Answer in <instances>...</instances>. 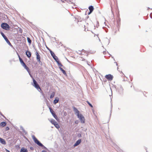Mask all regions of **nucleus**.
Listing matches in <instances>:
<instances>
[{
  "instance_id": "nucleus-1",
  "label": "nucleus",
  "mask_w": 152,
  "mask_h": 152,
  "mask_svg": "<svg viewBox=\"0 0 152 152\" xmlns=\"http://www.w3.org/2000/svg\"><path fill=\"white\" fill-rule=\"evenodd\" d=\"M1 28L7 31H9L10 29V26L7 23H2L1 24Z\"/></svg>"
},
{
  "instance_id": "nucleus-2",
  "label": "nucleus",
  "mask_w": 152,
  "mask_h": 152,
  "mask_svg": "<svg viewBox=\"0 0 152 152\" xmlns=\"http://www.w3.org/2000/svg\"><path fill=\"white\" fill-rule=\"evenodd\" d=\"M31 84L34 86L37 90L39 91V90L40 91H41V88L38 84V83L37 82L36 80L35 79H34L33 83H31Z\"/></svg>"
},
{
  "instance_id": "nucleus-3",
  "label": "nucleus",
  "mask_w": 152,
  "mask_h": 152,
  "mask_svg": "<svg viewBox=\"0 0 152 152\" xmlns=\"http://www.w3.org/2000/svg\"><path fill=\"white\" fill-rule=\"evenodd\" d=\"M115 88L120 95H122L123 94V89L121 85H118L117 88L116 86H115Z\"/></svg>"
},
{
  "instance_id": "nucleus-4",
  "label": "nucleus",
  "mask_w": 152,
  "mask_h": 152,
  "mask_svg": "<svg viewBox=\"0 0 152 152\" xmlns=\"http://www.w3.org/2000/svg\"><path fill=\"white\" fill-rule=\"evenodd\" d=\"M49 108L50 110V111L52 114V115L53 116V117L56 119V120L58 121H59V118L56 115V114L55 113V112L52 110L51 107H49Z\"/></svg>"
},
{
  "instance_id": "nucleus-5",
  "label": "nucleus",
  "mask_w": 152,
  "mask_h": 152,
  "mask_svg": "<svg viewBox=\"0 0 152 152\" xmlns=\"http://www.w3.org/2000/svg\"><path fill=\"white\" fill-rule=\"evenodd\" d=\"M0 33L2 35V37H3V38H4V40H5L6 42L7 43V44L10 45L11 47L13 48V46L10 43V41H9V40L8 39L7 37L5 35V34H4V33L1 31L0 32Z\"/></svg>"
},
{
  "instance_id": "nucleus-6",
  "label": "nucleus",
  "mask_w": 152,
  "mask_h": 152,
  "mask_svg": "<svg viewBox=\"0 0 152 152\" xmlns=\"http://www.w3.org/2000/svg\"><path fill=\"white\" fill-rule=\"evenodd\" d=\"M77 117L79 118L81 123L84 124L85 122V118L83 115L82 114L80 115H77Z\"/></svg>"
},
{
  "instance_id": "nucleus-7",
  "label": "nucleus",
  "mask_w": 152,
  "mask_h": 152,
  "mask_svg": "<svg viewBox=\"0 0 152 152\" xmlns=\"http://www.w3.org/2000/svg\"><path fill=\"white\" fill-rule=\"evenodd\" d=\"M121 19L119 17V15H117V19L116 20V22H117V25H116V27L117 28H118V30L119 31V28L121 24Z\"/></svg>"
},
{
  "instance_id": "nucleus-8",
  "label": "nucleus",
  "mask_w": 152,
  "mask_h": 152,
  "mask_svg": "<svg viewBox=\"0 0 152 152\" xmlns=\"http://www.w3.org/2000/svg\"><path fill=\"white\" fill-rule=\"evenodd\" d=\"M105 77L106 78L108 81H110L113 80V76L112 75L110 74H109L108 75H106L105 76Z\"/></svg>"
},
{
  "instance_id": "nucleus-9",
  "label": "nucleus",
  "mask_w": 152,
  "mask_h": 152,
  "mask_svg": "<svg viewBox=\"0 0 152 152\" xmlns=\"http://www.w3.org/2000/svg\"><path fill=\"white\" fill-rule=\"evenodd\" d=\"M36 59L38 62H40L41 57L40 55L39 54L38 51H37L36 53Z\"/></svg>"
},
{
  "instance_id": "nucleus-10",
  "label": "nucleus",
  "mask_w": 152,
  "mask_h": 152,
  "mask_svg": "<svg viewBox=\"0 0 152 152\" xmlns=\"http://www.w3.org/2000/svg\"><path fill=\"white\" fill-rule=\"evenodd\" d=\"M32 138L34 142L37 145L38 144L40 141L34 135H32Z\"/></svg>"
},
{
  "instance_id": "nucleus-11",
  "label": "nucleus",
  "mask_w": 152,
  "mask_h": 152,
  "mask_svg": "<svg viewBox=\"0 0 152 152\" xmlns=\"http://www.w3.org/2000/svg\"><path fill=\"white\" fill-rule=\"evenodd\" d=\"M73 109V110L74 112H75V115H77H77H80V112L74 106H73L72 107Z\"/></svg>"
},
{
  "instance_id": "nucleus-12",
  "label": "nucleus",
  "mask_w": 152,
  "mask_h": 152,
  "mask_svg": "<svg viewBox=\"0 0 152 152\" xmlns=\"http://www.w3.org/2000/svg\"><path fill=\"white\" fill-rule=\"evenodd\" d=\"M41 147L42 148L46 150H47V151H48V149L46 147H45L44 145H43L40 142L39 143L37 144V145Z\"/></svg>"
},
{
  "instance_id": "nucleus-13",
  "label": "nucleus",
  "mask_w": 152,
  "mask_h": 152,
  "mask_svg": "<svg viewBox=\"0 0 152 152\" xmlns=\"http://www.w3.org/2000/svg\"><path fill=\"white\" fill-rule=\"evenodd\" d=\"M82 140L81 139H80L77 140L76 142L74 145V147L77 146L81 142Z\"/></svg>"
},
{
  "instance_id": "nucleus-14",
  "label": "nucleus",
  "mask_w": 152,
  "mask_h": 152,
  "mask_svg": "<svg viewBox=\"0 0 152 152\" xmlns=\"http://www.w3.org/2000/svg\"><path fill=\"white\" fill-rule=\"evenodd\" d=\"M26 54L28 58H30L31 56V53L29 51L27 50L26 52Z\"/></svg>"
},
{
  "instance_id": "nucleus-15",
  "label": "nucleus",
  "mask_w": 152,
  "mask_h": 152,
  "mask_svg": "<svg viewBox=\"0 0 152 152\" xmlns=\"http://www.w3.org/2000/svg\"><path fill=\"white\" fill-rule=\"evenodd\" d=\"M75 18L77 20V22H81L82 20H83V19L81 18L80 16H77L75 17Z\"/></svg>"
},
{
  "instance_id": "nucleus-16",
  "label": "nucleus",
  "mask_w": 152,
  "mask_h": 152,
  "mask_svg": "<svg viewBox=\"0 0 152 152\" xmlns=\"http://www.w3.org/2000/svg\"><path fill=\"white\" fill-rule=\"evenodd\" d=\"M0 143L4 145L6 144V142L5 140L1 137H0Z\"/></svg>"
},
{
  "instance_id": "nucleus-17",
  "label": "nucleus",
  "mask_w": 152,
  "mask_h": 152,
  "mask_svg": "<svg viewBox=\"0 0 152 152\" xmlns=\"http://www.w3.org/2000/svg\"><path fill=\"white\" fill-rule=\"evenodd\" d=\"M51 56L56 61H57L58 60H59L58 57L56 56L54 53Z\"/></svg>"
},
{
  "instance_id": "nucleus-18",
  "label": "nucleus",
  "mask_w": 152,
  "mask_h": 152,
  "mask_svg": "<svg viewBox=\"0 0 152 152\" xmlns=\"http://www.w3.org/2000/svg\"><path fill=\"white\" fill-rule=\"evenodd\" d=\"M59 101V98L58 97H56L55 98L53 101V103L54 104H56V103L58 102Z\"/></svg>"
},
{
  "instance_id": "nucleus-19",
  "label": "nucleus",
  "mask_w": 152,
  "mask_h": 152,
  "mask_svg": "<svg viewBox=\"0 0 152 152\" xmlns=\"http://www.w3.org/2000/svg\"><path fill=\"white\" fill-rule=\"evenodd\" d=\"M7 123L6 121H3L0 123V126L3 127L6 125Z\"/></svg>"
},
{
  "instance_id": "nucleus-20",
  "label": "nucleus",
  "mask_w": 152,
  "mask_h": 152,
  "mask_svg": "<svg viewBox=\"0 0 152 152\" xmlns=\"http://www.w3.org/2000/svg\"><path fill=\"white\" fill-rule=\"evenodd\" d=\"M20 152H28V150L27 148L23 147L21 148Z\"/></svg>"
},
{
  "instance_id": "nucleus-21",
  "label": "nucleus",
  "mask_w": 152,
  "mask_h": 152,
  "mask_svg": "<svg viewBox=\"0 0 152 152\" xmlns=\"http://www.w3.org/2000/svg\"><path fill=\"white\" fill-rule=\"evenodd\" d=\"M58 64V65L59 67H64V66L63 65L61 64V62H60L59 60H58V61H56Z\"/></svg>"
},
{
  "instance_id": "nucleus-22",
  "label": "nucleus",
  "mask_w": 152,
  "mask_h": 152,
  "mask_svg": "<svg viewBox=\"0 0 152 152\" xmlns=\"http://www.w3.org/2000/svg\"><path fill=\"white\" fill-rule=\"evenodd\" d=\"M59 68L60 70L62 72L63 74L65 75H67V74L66 71L61 67H59Z\"/></svg>"
},
{
  "instance_id": "nucleus-23",
  "label": "nucleus",
  "mask_w": 152,
  "mask_h": 152,
  "mask_svg": "<svg viewBox=\"0 0 152 152\" xmlns=\"http://www.w3.org/2000/svg\"><path fill=\"white\" fill-rule=\"evenodd\" d=\"M88 9H89L90 11H93L94 8V7L93 6L90 5Z\"/></svg>"
},
{
  "instance_id": "nucleus-24",
  "label": "nucleus",
  "mask_w": 152,
  "mask_h": 152,
  "mask_svg": "<svg viewBox=\"0 0 152 152\" xmlns=\"http://www.w3.org/2000/svg\"><path fill=\"white\" fill-rule=\"evenodd\" d=\"M54 125L55 126V127H56L57 129H58L60 127L58 123H57V122Z\"/></svg>"
},
{
  "instance_id": "nucleus-25",
  "label": "nucleus",
  "mask_w": 152,
  "mask_h": 152,
  "mask_svg": "<svg viewBox=\"0 0 152 152\" xmlns=\"http://www.w3.org/2000/svg\"><path fill=\"white\" fill-rule=\"evenodd\" d=\"M27 40L28 42V43L29 44V45H30L31 43V40L30 38H29V37H27Z\"/></svg>"
},
{
  "instance_id": "nucleus-26",
  "label": "nucleus",
  "mask_w": 152,
  "mask_h": 152,
  "mask_svg": "<svg viewBox=\"0 0 152 152\" xmlns=\"http://www.w3.org/2000/svg\"><path fill=\"white\" fill-rule=\"evenodd\" d=\"M19 60L22 66L25 64V63L24 62L22 58H20Z\"/></svg>"
},
{
  "instance_id": "nucleus-27",
  "label": "nucleus",
  "mask_w": 152,
  "mask_h": 152,
  "mask_svg": "<svg viewBox=\"0 0 152 152\" xmlns=\"http://www.w3.org/2000/svg\"><path fill=\"white\" fill-rule=\"evenodd\" d=\"M55 92L54 91H53L52 93L50 95V99L52 98L54 96H55Z\"/></svg>"
},
{
  "instance_id": "nucleus-28",
  "label": "nucleus",
  "mask_w": 152,
  "mask_h": 152,
  "mask_svg": "<svg viewBox=\"0 0 152 152\" xmlns=\"http://www.w3.org/2000/svg\"><path fill=\"white\" fill-rule=\"evenodd\" d=\"M50 122L53 125H54L56 122L55 121V120L53 119H52L51 120V121H50Z\"/></svg>"
},
{
  "instance_id": "nucleus-29",
  "label": "nucleus",
  "mask_w": 152,
  "mask_h": 152,
  "mask_svg": "<svg viewBox=\"0 0 152 152\" xmlns=\"http://www.w3.org/2000/svg\"><path fill=\"white\" fill-rule=\"evenodd\" d=\"M39 91V92L42 94V95L43 96L44 98H45V95L43 92L41 90V91Z\"/></svg>"
},
{
  "instance_id": "nucleus-30",
  "label": "nucleus",
  "mask_w": 152,
  "mask_h": 152,
  "mask_svg": "<svg viewBox=\"0 0 152 152\" xmlns=\"http://www.w3.org/2000/svg\"><path fill=\"white\" fill-rule=\"evenodd\" d=\"M82 51H84V52L86 53H90L91 54H92V53H95V52H91V51L88 52V51H86L85 50H84L83 49L82 50Z\"/></svg>"
},
{
  "instance_id": "nucleus-31",
  "label": "nucleus",
  "mask_w": 152,
  "mask_h": 152,
  "mask_svg": "<svg viewBox=\"0 0 152 152\" xmlns=\"http://www.w3.org/2000/svg\"><path fill=\"white\" fill-rule=\"evenodd\" d=\"M87 102V104H88L89 105V106L90 107H93V105L91 104L90 103V102L88 101H86Z\"/></svg>"
},
{
  "instance_id": "nucleus-32",
  "label": "nucleus",
  "mask_w": 152,
  "mask_h": 152,
  "mask_svg": "<svg viewBox=\"0 0 152 152\" xmlns=\"http://www.w3.org/2000/svg\"><path fill=\"white\" fill-rule=\"evenodd\" d=\"M22 66L24 67V68L26 69H27L28 68V67L26 65V64H24L23 65H22Z\"/></svg>"
},
{
  "instance_id": "nucleus-33",
  "label": "nucleus",
  "mask_w": 152,
  "mask_h": 152,
  "mask_svg": "<svg viewBox=\"0 0 152 152\" xmlns=\"http://www.w3.org/2000/svg\"><path fill=\"white\" fill-rule=\"evenodd\" d=\"M49 51L51 55L54 53L50 49H49Z\"/></svg>"
},
{
  "instance_id": "nucleus-34",
  "label": "nucleus",
  "mask_w": 152,
  "mask_h": 152,
  "mask_svg": "<svg viewBox=\"0 0 152 152\" xmlns=\"http://www.w3.org/2000/svg\"><path fill=\"white\" fill-rule=\"evenodd\" d=\"M49 51L51 55L54 53L50 49H49Z\"/></svg>"
},
{
  "instance_id": "nucleus-35",
  "label": "nucleus",
  "mask_w": 152,
  "mask_h": 152,
  "mask_svg": "<svg viewBox=\"0 0 152 152\" xmlns=\"http://www.w3.org/2000/svg\"><path fill=\"white\" fill-rule=\"evenodd\" d=\"M9 129H10V128L8 126H7L5 128V131H7L9 130Z\"/></svg>"
},
{
  "instance_id": "nucleus-36",
  "label": "nucleus",
  "mask_w": 152,
  "mask_h": 152,
  "mask_svg": "<svg viewBox=\"0 0 152 152\" xmlns=\"http://www.w3.org/2000/svg\"><path fill=\"white\" fill-rule=\"evenodd\" d=\"M77 136L79 138H80L82 137L81 134L80 133L78 134Z\"/></svg>"
},
{
  "instance_id": "nucleus-37",
  "label": "nucleus",
  "mask_w": 152,
  "mask_h": 152,
  "mask_svg": "<svg viewBox=\"0 0 152 152\" xmlns=\"http://www.w3.org/2000/svg\"><path fill=\"white\" fill-rule=\"evenodd\" d=\"M23 132L25 133V134H27V132L25 131V130L24 129L22 130Z\"/></svg>"
},
{
  "instance_id": "nucleus-38",
  "label": "nucleus",
  "mask_w": 152,
  "mask_h": 152,
  "mask_svg": "<svg viewBox=\"0 0 152 152\" xmlns=\"http://www.w3.org/2000/svg\"><path fill=\"white\" fill-rule=\"evenodd\" d=\"M79 121L78 120H76L75 121V124H77L79 123Z\"/></svg>"
},
{
  "instance_id": "nucleus-39",
  "label": "nucleus",
  "mask_w": 152,
  "mask_h": 152,
  "mask_svg": "<svg viewBox=\"0 0 152 152\" xmlns=\"http://www.w3.org/2000/svg\"><path fill=\"white\" fill-rule=\"evenodd\" d=\"M15 147L17 149H19L20 148L19 145H16Z\"/></svg>"
},
{
  "instance_id": "nucleus-40",
  "label": "nucleus",
  "mask_w": 152,
  "mask_h": 152,
  "mask_svg": "<svg viewBox=\"0 0 152 152\" xmlns=\"http://www.w3.org/2000/svg\"><path fill=\"white\" fill-rule=\"evenodd\" d=\"M19 32L20 33H22L23 32V30L21 28H20L19 30Z\"/></svg>"
},
{
  "instance_id": "nucleus-41",
  "label": "nucleus",
  "mask_w": 152,
  "mask_h": 152,
  "mask_svg": "<svg viewBox=\"0 0 152 152\" xmlns=\"http://www.w3.org/2000/svg\"><path fill=\"white\" fill-rule=\"evenodd\" d=\"M112 105H111V110H110V118L111 116V112H112Z\"/></svg>"
},
{
  "instance_id": "nucleus-42",
  "label": "nucleus",
  "mask_w": 152,
  "mask_h": 152,
  "mask_svg": "<svg viewBox=\"0 0 152 152\" xmlns=\"http://www.w3.org/2000/svg\"><path fill=\"white\" fill-rule=\"evenodd\" d=\"M0 115L2 116H3V117H4L5 119H6V117H5V116L2 114V113H0Z\"/></svg>"
},
{
  "instance_id": "nucleus-43",
  "label": "nucleus",
  "mask_w": 152,
  "mask_h": 152,
  "mask_svg": "<svg viewBox=\"0 0 152 152\" xmlns=\"http://www.w3.org/2000/svg\"><path fill=\"white\" fill-rule=\"evenodd\" d=\"M0 115L2 116H3V117H4L5 119H6V117H5V116L2 114V113H0Z\"/></svg>"
},
{
  "instance_id": "nucleus-44",
  "label": "nucleus",
  "mask_w": 152,
  "mask_h": 152,
  "mask_svg": "<svg viewBox=\"0 0 152 152\" xmlns=\"http://www.w3.org/2000/svg\"><path fill=\"white\" fill-rule=\"evenodd\" d=\"M0 115L2 116H3V117H4L5 119H6V117H5V116L2 114V113H0Z\"/></svg>"
},
{
  "instance_id": "nucleus-45",
  "label": "nucleus",
  "mask_w": 152,
  "mask_h": 152,
  "mask_svg": "<svg viewBox=\"0 0 152 152\" xmlns=\"http://www.w3.org/2000/svg\"><path fill=\"white\" fill-rule=\"evenodd\" d=\"M0 115L2 116H3V117H4L5 119H6V117H5V116L2 114V113H0Z\"/></svg>"
},
{
  "instance_id": "nucleus-46",
  "label": "nucleus",
  "mask_w": 152,
  "mask_h": 152,
  "mask_svg": "<svg viewBox=\"0 0 152 152\" xmlns=\"http://www.w3.org/2000/svg\"><path fill=\"white\" fill-rule=\"evenodd\" d=\"M26 70H27L28 72H30V69L28 67V68Z\"/></svg>"
},
{
  "instance_id": "nucleus-47",
  "label": "nucleus",
  "mask_w": 152,
  "mask_h": 152,
  "mask_svg": "<svg viewBox=\"0 0 152 152\" xmlns=\"http://www.w3.org/2000/svg\"><path fill=\"white\" fill-rule=\"evenodd\" d=\"M20 129L21 130H22L24 129L23 128V127L22 126H20Z\"/></svg>"
},
{
  "instance_id": "nucleus-48",
  "label": "nucleus",
  "mask_w": 152,
  "mask_h": 152,
  "mask_svg": "<svg viewBox=\"0 0 152 152\" xmlns=\"http://www.w3.org/2000/svg\"><path fill=\"white\" fill-rule=\"evenodd\" d=\"M53 38L54 39V40H53V42H55V41H56V38L55 37H54V38Z\"/></svg>"
},
{
  "instance_id": "nucleus-49",
  "label": "nucleus",
  "mask_w": 152,
  "mask_h": 152,
  "mask_svg": "<svg viewBox=\"0 0 152 152\" xmlns=\"http://www.w3.org/2000/svg\"><path fill=\"white\" fill-rule=\"evenodd\" d=\"M30 76L32 78V80H33H33H34V77H33V76H32V75H30Z\"/></svg>"
},
{
  "instance_id": "nucleus-50",
  "label": "nucleus",
  "mask_w": 152,
  "mask_h": 152,
  "mask_svg": "<svg viewBox=\"0 0 152 152\" xmlns=\"http://www.w3.org/2000/svg\"><path fill=\"white\" fill-rule=\"evenodd\" d=\"M92 12H93V11H89V12H88V15H90V14H91V13Z\"/></svg>"
},
{
  "instance_id": "nucleus-51",
  "label": "nucleus",
  "mask_w": 152,
  "mask_h": 152,
  "mask_svg": "<svg viewBox=\"0 0 152 152\" xmlns=\"http://www.w3.org/2000/svg\"><path fill=\"white\" fill-rule=\"evenodd\" d=\"M30 149L31 150H33L34 149V148L32 147H30Z\"/></svg>"
},
{
  "instance_id": "nucleus-52",
  "label": "nucleus",
  "mask_w": 152,
  "mask_h": 152,
  "mask_svg": "<svg viewBox=\"0 0 152 152\" xmlns=\"http://www.w3.org/2000/svg\"><path fill=\"white\" fill-rule=\"evenodd\" d=\"M17 54H18V58H19V59H20V58H21L20 57V56L19 55L18 53H17Z\"/></svg>"
},
{
  "instance_id": "nucleus-53",
  "label": "nucleus",
  "mask_w": 152,
  "mask_h": 152,
  "mask_svg": "<svg viewBox=\"0 0 152 152\" xmlns=\"http://www.w3.org/2000/svg\"><path fill=\"white\" fill-rule=\"evenodd\" d=\"M5 151L6 152H10V151L7 149H5Z\"/></svg>"
},
{
  "instance_id": "nucleus-54",
  "label": "nucleus",
  "mask_w": 152,
  "mask_h": 152,
  "mask_svg": "<svg viewBox=\"0 0 152 152\" xmlns=\"http://www.w3.org/2000/svg\"><path fill=\"white\" fill-rule=\"evenodd\" d=\"M39 64L41 65H43V64H42V62L40 61V62H39Z\"/></svg>"
},
{
  "instance_id": "nucleus-55",
  "label": "nucleus",
  "mask_w": 152,
  "mask_h": 152,
  "mask_svg": "<svg viewBox=\"0 0 152 152\" xmlns=\"http://www.w3.org/2000/svg\"><path fill=\"white\" fill-rule=\"evenodd\" d=\"M106 51H104L103 52V53L105 55L106 54Z\"/></svg>"
},
{
  "instance_id": "nucleus-56",
  "label": "nucleus",
  "mask_w": 152,
  "mask_h": 152,
  "mask_svg": "<svg viewBox=\"0 0 152 152\" xmlns=\"http://www.w3.org/2000/svg\"><path fill=\"white\" fill-rule=\"evenodd\" d=\"M41 152H47V151L45 150H43Z\"/></svg>"
},
{
  "instance_id": "nucleus-57",
  "label": "nucleus",
  "mask_w": 152,
  "mask_h": 152,
  "mask_svg": "<svg viewBox=\"0 0 152 152\" xmlns=\"http://www.w3.org/2000/svg\"><path fill=\"white\" fill-rule=\"evenodd\" d=\"M110 40L109 39H108V44L107 45H108L109 44V43H110Z\"/></svg>"
},
{
  "instance_id": "nucleus-58",
  "label": "nucleus",
  "mask_w": 152,
  "mask_h": 152,
  "mask_svg": "<svg viewBox=\"0 0 152 152\" xmlns=\"http://www.w3.org/2000/svg\"><path fill=\"white\" fill-rule=\"evenodd\" d=\"M114 63H115V64H116V65L117 66H118V63H117V62H114Z\"/></svg>"
},
{
  "instance_id": "nucleus-59",
  "label": "nucleus",
  "mask_w": 152,
  "mask_h": 152,
  "mask_svg": "<svg viewBox=\"0 0 152 152\" xmlns=\"http://www.w3.org/2000/svg\"><path fill=\"white\" fill-rule=\"evenodd\" d=\"M46 48H47V49H48V50H50L49 49H50L49 48H48V47H47V46H46Z\"/></svg>"
},
{
  "instance_id": "nucleus-60",
  "label": "nucleus",
  "mask_w": 152,
  "mask_h": 152,
  "mask_svg": "<svg viewBox=\"0 0 152 152\" xmlns=\"http://www.w3.org/2000/svg\"><path fill=\"white\" fill-rule=\"evenodd\" d=\"M28 74H29V75H31V72H30H30H28Z\"/></svg>"
},
{
  "instance_id": "nucleus-61",
  "label": "nucleus",
  "mask_w": 152,
  "mask_h": 152,
  "mask_svg": "<svg viewBox=\"0 0 152 152\" xmlns=\"http://www.w3.org/2000/svg\"><path fill=\"white\" fill-rule=\"evenodd\" d=\"M28 74H29V75H31V72H30H30H28Z\"/></svg>"
},
{
  "instance_id": "nucleus-62",
  "label": "nucleus",
  "mask_w": 152,
  "mask_h": 152,
  "mask_svg": "<svg viewBox=\"0 0 152 152\" xmlns=\"http://www.w3.org/2000/svg\"><path fill=\"white\" fill-rule=\"evenodd\" d=\"M38 43V45L39 47V45H41L39 43Z\"/></svg>"
},
{
  "instance_id": "nucleus-63",
  "label": "nucleus",
  "mask_w": 152,
  "mask_h": 152,
  "mask_svg": "<svg viewBox=\"0 0 152 152\" xmlns=\"http://www.w3.org/2000/svg\"><path fill=\"white\" fill-rule=\"evenodd\" d=\"M33 47H34V49L35 50H37V49L35 48V47H34V45H33Z\"/></svg>"
},
{
  "instance_id": "nucleus-64",
  "label": "nucleus",
  "mask_w": 152,
  "mask_h": 152,
  "mask_svg": "<svg viewBox=\"0 0 152 152\" xmlns=\"http://www.w3.org/2000/svg\"><path fill=\"white\" fill-rule=\"evenodd\" d=\"M98 25H99V22H98H98H97V23L96 26H97Z\"/></svg>"
}]
</instances>
